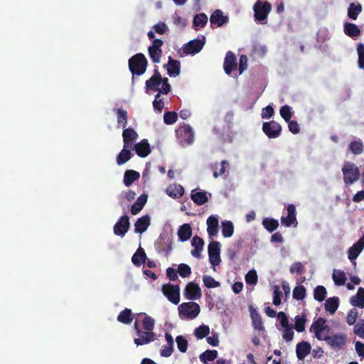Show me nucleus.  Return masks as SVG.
<instances>
[{"instance_id": "obj_4", "label": "nucleus", "mask_w": 364, "mask_h": 364, "mask_svg": "<svg viewBox=\"0 0 364 364\" xmlns=\"http://www.w3.org/2000/svg\"><path fill=\"white\" fill-rule=\"evenodd\" d=\"M255 20L258 22L265 21L272 10V4L268 1H257L253 6Z\"/></svg>"}, {"instance_id": "obj_32", "label": "nucleus", "mask_w": 364, "mask_h": 364, "mask_svg": "<svg viewBox=\"0 0 364 364\" xmlns=\"http://www.w3.org/2000/svg\"><path fill=\"white\" fill-rule=\"evenodd\" d=\"M191 198L192 200L198 205H202L208 202V198L205 191H191Z\"/></svg>"}, {"instance_id": "obj_43", "label": "nucleus", "mask_w": 364, "mask_h": 364, "mask_svg": "<svg viewBox=\"0 0 364 364\" xmlns=\"http://www.w3.org/2000/svg\"><path fill=\"white\" fill-rule=\"evenodd\" d=\"M208 23V16L204 13H200L196 14L193 17V24L194 27H196L195 29L197 30V28H203Z\"/></svg>"}, {"instance_id": "obj_6", "label": "nucleus", "mask_w": 364, "mask_h": 364, "mask_svg": "<svg viewBox=\"0 0 364 364\" xmlns=\"http://www.w3.org/2000/svg\"><path fill=\"white\" fill-rule=\"evenodd\" d=\"M163 294L169 301L173 304H178L180 302V287L168 283L164 284L161 288Z\"/></svg>"}, {"instance_id": "obj_61", "label": "nucleus", "mask_w": 364, "mask_h": 364, "mask_svg": "<svg viewBox=\"0 0 364 364\" xmlns=\"http://www.w3.org/2000/svg\"><path fill=\"white\" fill-rule=\"evenodd\" d=\"M280 115L286 121L289 122L291 120L292 112L291 107L289 105H284L280 109Z\"/></svg>"}, {"instance_id": "obj_54", "label": "nucleus", "mask_w": 364, "mask_h": 364, "mask_svg": "<svg viewBox=\"0 0 364 364\" xmlns=\"http://www.w3.org/2000/svg\"><path fill=\"white\" fill-rule=\"evenodd\" d=\"M142 325L144 330L153 331L155 325L154 319L150 316L146 315L142 320Z\"/></svg>"}, {"instance_id": "obj_51", "label": "nucleus", "mask_w": 364, "mask_h": 364, "mask_svg": "<svg viewBox=\"0 0 364 364\" xmlns=\"http://www.w3.org/2000/svg\"><path fill=\"white\" fill-rule=\"evenodd\" d=\"M306 296V289L302 285L294 287L293 290V297L296 300H303Z\"/></svg>"}, {"instance_id": "obj_12", "label": "nucleus", "mask_w": 364, "mask_h": 364, "mask_svg": "<svg viewBox=\"0 0 364 364\" xmlns=\"http://www.w3.org/2000/svg\"><path fill=\"white\" fill-rule=\"evenodd\" d=\"M184 296L188 300L199 299L201 294V289L199 285L193 282L188 283L183 291Z\"/></svg>"}, {"instance_id": "obj_13", "label": "nucleus", "mask_w": 364, "mask_h": 364, "mask_svg": "<svg viewBox=\"0 0 364 364\" xmlns=\"http://www.w3.org/2000/svg\"><path fill=\"white\" fill-rule=\"evenodd\" d=\"M130 226L129 218L128 215H124L119 218L113 228L114 233L116 235L124 237L128 232Z\"/></svg>"}, {"instance_id": "obj_52", "label": "nucleus", "mask_w": 364, "mask_h": 364, "mask_svg": "<svg viewBox=\"0 0 364 364\" xmlns=\"http://www.w3.org/2000/svg\"><path fill=\"white\" fill-rule=\"evenodd\" d=\"M148 53L150 58L154 63H157L160 62V58L162 55L161 49H156V48H148Z\"/></svg>"}, {"instance_id": "obj_45", "label": "nucleus", "mask_w": 364, "mask_h": 364, "mask_svg": "<svg viewBox=\"0 0 364 364\" xmlns=\"http://www.w3.org/2000/svg\"><path fill=\"white\" fill-rule=\"evenodd\" d=\"M262 225L268 232H272L279 227V222L274 218H265L262 220Z\"/></svg>"}, {"instance_id": "obj_58", "label": "nucleus", "mask_w": 364, "mask_h": 364, "mask_svg": "<svg viewBox=\"0 0 364 364\" xmlns=\"http://www.w3.org/2000/svg\"><path fill=\"white\" fill-rule=\"evenodd\" d=\"M177 272L181 277L186 278L191 275V269L188 264L183 263L178 265Z\"/></svg>"}, {"instance_id": "obj_2", "label": "nucleus", "mask_w": 364, "mask_h": 364, "mask_svg": "<svg viewBox=\"0 0 364 364\" xmlns=\"http://www.w3.org/2000/svg\"><path fill=\"white\" fill-rule=\"evenodd\" d=\"M343 181L346 185H351L358 181L360 176L358 167L353 163L346 161L342 168Z\"/></svg>"}, {"instance_id": "obj_19", "label": "nucleus", "mask_w": 364, "mask_h": 364, "mask_svg": "<svg viewBox=\"0 0 364 364\" xmlns=\"http://www.w3.org/2000/svg\"><path fill=\"white\" fill-rule=\"evenodd\" d=\"M364 248V235L355 244H353L348 251V258L351 261H355Z\"/></svg>"}, {"instance_id": "obj_31", "label": "nucleus", "mask_w": 364, "mask_h": 364, "mask_svg": "<svg viewBox=\"0 0 364 364\" xmlns=\"http://www.w3.org/2000/svg\"><path fill=\"white\" fill-rule=\"evenodd\" d=\"M192 235V229L189 224L185 223L180 226L178 230V236L181 242L188 240Z\"/></svg>"}, {"instance_id": "obj_30", "label": "nucleus", "mask_w": 364, "mask_h": 364, "mask_svg": "<svg viewBox=\"0 0 364 364\" xmlns=\"http://www.w3.org/2000/svg\"><path fill=\"white\" fill-rule=\"evenodd\" d=\"M147 198L148 196L146 194H141L139 196L136 202L131 207V213L132 215H137L145 205Z\"/></svg>"}, {"instance_id": "obj_3", "label": "nucleus", "mask_w": 364, "mask_h": 364, "mask_svg": "<svg viewBox=\"0 0 364 364\" xmlns=\"http://www.w3.org/2000/svg\"><path fill=\"white\" fill-rule=\"evenodd\" d=\"M178 309L180 317L188 319L196 318L200 311L198 304L193 301L182 303L178 306Z\"/></svg>"}, {"instance_id": "obj_26", "label": "nucleus", "mask_w": 364, "mask_h": 364, "mask_svg": "<svg viewBox=\"0 0 364 364\" xmlns=\"http://www.w3.org/2000/svg\"><path fill=\"white\" fill-rule=\"evenodd\" d=\"M343 32L346 36L352 38L358 37L361 33L360 29L356 24L349 22L344 23Z\"/></svg>"}, {"instance_id": "obj_42", "label": "nucleus", "mask_w": 364, "mask_h": 364, "mask_svg": "<svg viewBox=\"0 0 364 364\" xmlns=\"http://www.w3.org/2000/svg\"><path fill=\"white\" fill-rule=\"evenodd\" d=\"M132 320V310L129 309H124L117 316V321L124 324L131 323Z\"/></svg>"}, {"instance_id": "obj_39", "label": "nucleus", "mask_w": 364, "mask_h": 364, "mask_svg": "<svg viewBox=\"0 0 364 364\" xmlns=\"http://www.w3.org/2000/svg\"><path fill=\"white\" fill-rule=\"evenodd\" d=\"M218 166H219V164L218 163L211 164V168L214 171L213 176L215 178L223 175L226 172V168L229 167V163L228 161L223 160L221 161V163L220 164V168L218 171Z\"/></svg>"}, {"instance_id": "obj_48", "label": "nucleus", "mask_w": 364, "mask_h": 364, "mask_svg": "<svg viewBox=\"0 0 364 364\" xmlns=\"http://www.w3.org/2000/svg\"><path fill=\"white\" fill-rule=\"evenodd\" d=\"M334 283L338 286H342L346 281V277L343 271L335 270L332 275Z\"/></svg>"}, {"instance_id": "obj_36", "label": "nucleus", "mask_w": 364, "mask_h": 364, "mask_svg": "<svg viewBox=\"0 0 364 364\" xmlns=\"http://www.w3.org/2000/svg\"><path fill=\"white\" fill-rule=\"evenodd\" d=\"M339 306V298L338 296L330 297L326 299L325 309L331 314H333Z\"/></svg>"}, {"instance_id": "obj_23", "label": "nucleus", "mask_w": 364, "mask_h": 364, "mask_svg": "<svg viewBox=\"0 0 364 364\" xmlns=\"http://www.w3.org/2000/svg\"><path fill=\"white\" fill-rule=\"evenodd\" d=\"M311 346L307 341L297 343L296 353L299 360H304L311 352Z\"/></svg>"}, {"instance_id": "obj_64", "label": "nucleus", "mask_w": 364, "mask_h": 364, "mask_svg": "<svg viewBox=\"0 0 364 364\" xmlns=\"http://www.w3.org/2000/svg\"><path fill=\"white\" fill-rule=\"evenodd\" d=\"M245 281L249 284H255L257 282V274L255 270H250L245 276Z\"/></svg>"}, {"instance_id": "obj_7", "label": "nucleus", "mask_w": 364, "mask_h": 364, "mask_svg": "<svg viewBox=\"0 0 364 364\" xmlns=\"http://www.w3.org/2000/svg\"><path fill=\"white\" fill-rule=\"evenodd\" d=\"M155 247L159 252H164L167 257L172 250V240L167 233H161L155 242Z\"/></svg>"}, {"instance_id": "obj_22", "label": "nucleus", "mask_w": 364, "mask_h": 364, "mask_svg": "<svg viewBox=\"0 0 364 364\" xmlns=\"http://www.w3.org/2000/svg\"><path fill=\"white\" fill-rule=\"evenodd\" d=\"M204 240L199 236H194L191 241V245L193 250H191V255L193 257L200 259L201 257V252L203 250Z\"/></svg>"}, {"instance_id": "obj_49", "label": "nucleus", "mask_w": 364, "mask_h": 364, "mask_svg": "<svg viewBox=\"0 0 364 364\" xmlns=\"http://www.w3.org/2000/svg\"><path fill=\"white\" fill-rule=\"evenodd\" d=\"M210 333V328L208 326L202 325L194 330V335L198 339H203Z\"/></svg>"}, {"instance_id": "obj_34", "label": "nucleus", "mask_w": 364, "mask_h": 364, "mask_svg": "<svg viewBox=\"0 0 364 364\" xmlns=\"http://www.w3.org/2000/svg\"><path fill=\"white\" fill-rule=\"evenodd\" d=\"M250 316L252 318V326L255 329L258 331H263L264 327L263 326L262 317L260 314L253 308L250 309Z\"/></svg>"}, {"instance_id": "obj_16", "label": "nucleus", "mask_w": 364, "mask_h": 364, "mask_svg": "<svg viewBox=\"0 0 364 364\" xmlns=\"http://www.w3.org/2000/svg\"><path fill=\"white\" fill-rule=\"evenodd\" d=\"M124 146L132 149L139 138L137 132L132 127L126 128L122 132Z\"/></svg>"}, {"instance_id": "obj_9", "label": "nucleus", "mask_w": 364, "mask_h": 364, "mask_svg": "<svg viewBox=\"0 0 364 364\" xmlns=\"http://www.w3.org/2000/svg\"><path fill=\"white\" fill-rule=\"evenodd\" d=\"M178 139L181 145H190L194 141V134L192 128L188 124H185L177 131Z\"/></svg>"}, {"instance_id": "obj_63", "label": "nucleus", "mask_w": 364, "mask_h": 364, "mask_svg": "<svg viewBox=\"0 0 364 364\" xmlns=\"http://www.w3.org/2000/svg\"><path fill=\"white\" fill-rule=\"evenodd\" d=\"M282 296V292L280 291L279 287L274 286V291H273V304L274 305L279 306L281 304Z\"/></svg>"}, {"instance_id": "obj_5", "label": "nucleus", "mask_w": 364, "mask_h": 364, "mask_svg": "<svg viewBox=\"0 0 364 364\" xmlns=\"http://www.w3.org/2000/svg\"><path fill=\"white\" fill-rule=\"evenodd\" d=\"M134 328L136 331L138 338L134 339L136 346H144L156 340V333L154 331H142L137 321H135Z\"/></svg>"}, {"instance_id": "obj_29", "label": "nucleus", "mask_w": 364, "mask_h": 364, "mask_svg": "<svg viewBox=\"0 0 364 364\" xmlns=\"http://www.w3.org/2000/svg\"><path fill=\"white\" fill-rule=\"evenodd\" d=\"M133 156L134 154L131 152L129 147L123 146L122 150L117 156V164L119 166L123 165L127 163Z\"/></svg>"}, {"instance_id": "obj_62", "label": "nucleus", "mask_w": 364, "mask_h": 364, "mask_svg": "<svg viewBox=\"0 0 364 364\" xmlns=\"http://www.w3.org/2000/svg\"><path fill=\"white\" fill-rule=\"evenodd\" d=\"M294 336V333L293 331V326H290L286 328H284V331L282 332V338L287 342H290L293 340Z\"/></svg>"}, {"instance_id": "obj_60", "label": "nucleus", "mask_w": 364, "mask_h": 364, "mask_svg": "<svg viewBox=\"0 0 364 364\" xmlns=\"http://www.w3.org/2000/svg\"><path fill=\"white\" fill-rule=\"evenodd\" d=\"M358 312L357 311V309H350L348 313V315H347V318H346V322L348 325L350 326H352V325H354L356 323V320L358 318Z\"/></svg>"}, {"instance_id": "obj_1", "label": "nucleus", "mask_w": 364, "mask_h": 364, "mask_svg": "<svg viewBox=\"0 0 364 364\" xmlns=\"http://www.w3.org/2000/svg\"><path fill=\"white\" fill-rule=\"evenodd\" d=\"M129 69L132 74V80L134 75H141L146 70L148 65V60L145 55L139 53L132 56L128 61Z\"/></svg>"}, {"instance_id": "obj_41", "label": "nucleus", "mask_w": 364, "mask_h": 364, "mask_svg": "<svg viewBox=\"0 0 364 364\" xmlns=\"http://www.w3.org/2000/svg\"><path fill=\"white\" fill-rule=\"evenodd\" d=\"M117 117V124L118 127H122V128H125L127 124L128 120V113L127 111L122 109L118 108L115 109Z\"/></svg>"}, {"instance_id": "obj_18", "label": "nucleus", "mask_w": 364, "mask_h": 364, "mask_svg": "<svg viewBox=\"0 0 364 364\" xmlns=\"http://www.w3.org/2000/svg\"><path fill=\"white\" fill-rule=\"evenodd\" d=\"M228 21V16H224L223 11L220 9L215 10L210 17V26L213 28L222 26L227 23Z\"/></svg>"}, {"instance_id": "obj_8", "label": "nucleus", "mask_w": 364, "mask_h": 364, "mask_svg": "<svg viewBox=\"0 0 364 364\" xmlns=\"http://www.w3.org/2000/svg\"><path fill=\"white\" fill-rule=\"evenodd\" d=\"M208 252L210 263L213 266L220 264V243L218 241H211L208 247Z\"/></svg>"}, {"instance_id": "obj_40", "label": "nucleus", "mask_w": 364, "mask_h": 364, "mask_svg": "<svg viewBox=\"0 0 364 364\" xmlns=\"http://www.w3.org/2000/svg\"><path fill=\"white\" fill-rule=\"evenodd\" d=\"M146 259V255L144 250L139 247L137 251L133 255L132 262L135 266H140L144 263Z\"/></svg>"}, {"instance_id": "obj_38", "label": "nucleus", "mask_w": 364, "mask_h": 364, "mask_svg": "<svg viewBox=\"0 0 364 364\" xmlns=\"http://www.w3.org/2000/svg\"><path fill=\"white\" fill-rule=\"evenodd\" d=\"M362 11V6L360 4L350 3L348 8V16L351 20H356L358 15Z\"/></svg>"}, {"instance_id": "obj_55", "label": "nucleus", "mask_w": 364, "mask_h": 364, "mask_svg": "<svg viewBox=\"0 0 364 364\" xmlns=\"http://www.w3.org/2000/svg\"><path fill=\"white\" fill-rule=\"evenodd\" d=\"M353 333L361 338H364V319L359 320L354 326Z\"/></svg>"}, {"instance_id": "obj_24", "label": "nucleus", "mask_w": 364, "mask_h": 364, "mask_svg": "<svg viewBox=\"0 0 364 364\" xmlns=\"http://www.w3.org/2000/svg\"><path fill=\"white\" fill-rule=\"evenodd\" d=\"M150 217L149 215H143L138 218L134 223V230L138 233L144 232L150 225Z\"/></svg>"}, {"instance_id": "obj_44", "label": "nucleus", "mask_w": 364, "mask_h": 364, "mask_svg": "<svg viewBox=\"0 0 364 364\" xmlns=\"http://www.w3.org/2000/svg\"><path fill=\"white\" fill-rule=\"evenodd\" d=\"M218 357V351L216 350H207L199 355L200 361L205 364L208 361H213Z\"/></svg>"}, {"instance_id": "obj_53", "label": "nucleus", "mask_w": 364, "mask_h": 364, "mask_svg": "<svg viewBox=\"0 0 364 364\" xmlns=\"http://www.w3.org/2000/svg\"><path fill=\"white\" fill-rule=\"evenodd\" d=\"M176 342L177 344L178 349L181 353H186L188 349V341L183 336H178L176 338Z\"/></svg>"}, {"instance_id": "obj_59", "label": "nucleus", "mask_w": 364, "mask_h": 364, "mask_svg": "<svg viewBox=\"0 0 364 364\" xmlns=\"http://www.w3.org/2000/svg\"><path fill=\"white\" fill-rule=\"evenodd\" d=\"M203 280L205 286L208 288H215L220 287V285L219 282L215 280V279L210 276H203Z\"/></svg>"}, {"instance_id": "obj_35", "label": "nucleus", "mask_w": 364, "mask_h": 364, "mask_svg": "<svg viewBox=\"0 0 364 364\" xmlns=\"http://www.w3.org/2000/svg\"><path fill=\"white\" fill-rule=\"evenodd\" d=\"M348 149L352 154L360 155L364 151V144L360 139H358L352 141L349 144Z\"/></svg>"}, {"instance_id": "obj_56", "label": "nucleus", "mask_w": 364, "mask_h": 364, "mask_svg": "<svg viewBox=\"0 0 364 364\" xmlns=\"http://www.w3.org/2000/svg\"><path fill=\"white\" fill-rule=\"evenodd\" d=\"M357 53L358 55V67L360 68H364V44L363 43H360L358 44Z\"/></svg>"}, {"instance_id": "obj_33", "label": "nucleus", "mask_w": 364, "mask_h": 364, "mask_svg": "<svg viewBox=\"0 0 364 364\" xmlns=\"http://www.w3.org/2000/svg\"><path fill=\"white\" fill-rule=\"evenodd\" d=\"M350 304L353 306L364 308V288L360 287L356 294L350 298Z\"/></svg>"}, {"instance_id": "obj_17", "label": "nucleus", "mask_w": 364, "mask_h": 364, "mask_svg": "<svg viewBox=\"0 0 364 364\" xmlns=\"http://www.w3.org/2000/svg\"><path fill=\"white\" fill-rule=\"evenodd\" d=\"M162 81V77L160 74L158 67L154 69V75L146 81V92L148 93L149 90L159 91V86L161 85Z\"/></svg>"}, {"instance_id": "obj_14", "label": "nucleus", "mask_w": 364, "mask_h": 364, "mask_svg": "<svg viewBox=\"0 0 364 364\" xmlns=\"http://www.w3.org/2000/svg\"><path fill=\"white\" fill-rule=\"evenodd\" d=\"M322 341H325L328 345L334 348L340 349L346 345V336L344 333L334 334L333 336L326 335Z\"/></svg>"}, {"instance_id": "obj_15", "label": "nucleus", "mask_w": 364, "mask_h": 364, "mask_svg": "<svg viewBox=\"0 0 364 364\" xmlns=\"http://www.w3.org/2000/svg\"><path fill=\"white\" fill-rule=\"evenodd\" d=\"M205 44L204 40L194 39L184 44L183 52L186 55L196 54L199 53Z\"/></svg>"}, {"instance_id": "obj_20", "label": "nucleus", "mask_w": 364, "mask_h": 364, "mask_svg": "<svg viewBox=\"0 0 364 364\" xmlns=\"http://www.w3.org/2000/svg\"><path fill=\"white\" fill-rule=\"evenodd\" d=\"M237 61L235 53L232 51H228L225 54V58L223 63L224 71L227 75H230L231 73L236 69Z\"/></svg>"}, {"instance_id": "obj_11", "label": "nucleus", "mask_w": 364, "mask_h": 364, "mask_svg": "<svg viewBox=\"0 0 364 364\" xmlns=\"http://www.w3.org/2000/svg\"><path fill=\"white\" fill-rule=\"evenodd\" d=\"M326 320L323 318H318L314 321L310 328V331L314 332L316 338L322 341L326 335H323V331L326 330L329 331V328L326 326Z\"/></svg>"}, {"instance_id": "obj_10", "label": "nucleus", "mask_w": 364, "mask_h": 364, "mask_svg": "<svg viewBox=\"0 0 364 364\" xmlns=\"http://www.w3.org/2000/svg\"><path fill=\"white\" fill-rule=\"evenodd\" d=\"M262 131L269 139H275L280 136L282 127L276 121L272 120L263 123Z\"/></svg>"}, {"instance_id": "obj_28", "label": "nucleus", "mask_w": 364, "mask_h": 364, "mask_svg": "<svg viewBox=\"0 0 364 364\" xmlns=\"http://www.w3.org/2000/svg\"><path fill=\"white\" fill-rule=\"evenodd\" d=\"M166 192L171 198H179L184 194V189L181 184H172L167 187Z\"/></svg>"}, {"instance_id": "obj_27", "label": "nucleus", "mask_w": 364, "mask_h": 364, "mask_svg": "<svg viewBox=\"0 0 364 364\" xmlns=\"http://www.w3.org/2000/svg\"><path fill=\"white\" fill-rule=\"evenodd\" d=\"M164 67H166V65H164ZM167 71L170 77L178 75L181 71L180 61L173 60L169 57L167 65Z\"/></svg>"}, {"instance_id": "obj_46", "label": "nucleus", "mask_w": 364, "mask_h": 364, "mask_svg": "<svg viewBox=\"0 0 364 364\" xmlns=\"http://www.w3.org/2000/svg\"><path fill=\"white\" fill-rule=\"evenodd\" d=\"M306 322V316L304 314L301 315H298L295 317V323L293 328L299 332H303L305 330V324Z\"/></svg>"}, {"instance_id": "obj_50", "label": "nucleus", "mask_w": 364, "mask_h": 364, "mask_svg": "<svg viewBox=\"0 0 364 364\" xmlns=\"http://www.w3.org/2000/svg\"><path fill=\"white\" fill-rule=\"evenodd\" d=\"M326 293V289L323 286H318L314 289V299L316 301L321 302L325 299Z\"/></svg>"}, {"instance_id": "obj_47", "label": "nucleus", "mask_w": 364, "mask_h": 364, "mask_svg": "<svg viewBox=\"0 0 364 364\" xmlns=\"http://www.w3.org/2000/svg\"><path fill=\"white\" fill-rule=\"evenodd\" d=\"M234 232V225L230 220L222 222V234L224 237H230Z\"/></svg>"}, {"instance_id": "obj_21", "label": "nucleus", "mask_w": 364, "mask_h": 364, "mask_svg": "<svg viewBox=\"0 0 364 364\" xmlns=\"http://www.w3.org/2000/svg\"><path fill=\"white\" fill-rule=\"evenodd\" d=\"M135 151L136 154L141 158L146 157L151 153L150 144L147 139H142L139 143H136L132 149Z\"/></svg>"}, {"instance_id": "obj_37", "label": "nucleus", "mask_w": 364, "mask_h": 364, "mask_svg": "<svg viewBox=\"0 0 364 364\" xmlns=\"http://www.w3.org/2000/svg\"><path fill=\"white\" fill-rule=\"evenodd\" d=\"M140 177L139 172L134 170H127L124 175V183L126 186H131L135 181Z\"/></svg>"}, {"instance_id": "obj_57", "label": "nucleus", "mask_w": 364, "mask_h": 364, "mask_svg": "<svg viewBox=\"0 0 364 364\" xmlns=\"http://www.w3.org/2000/svg\"><path fill=\"white\" fill-rule=\"evenodd\" d=\"M178 119V114L175 112H166L164 114V121L166 124H174Z\"/></svg>"}, {"instance_id": "obj_25", "label": "nucleus", "mask_w": 364, "mask_h": 364, "mask_svg": "<svg viewBox=\"0 0 364 364\" xmlns=\"http://www.w3.org/2000/svg\"><path fill=\"white\" fill-rule=\"evenodd\" d=\"M207 232L210 237H215L218 233V220L214 215H210L207 219Z\"/></svg>"}]
</instances>
